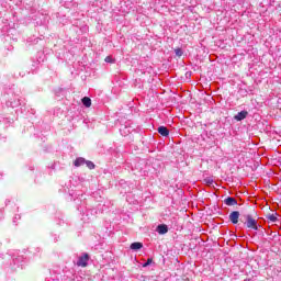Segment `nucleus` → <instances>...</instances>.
Listing matches in <instances>:
<instances>
[{
    "instance_id": "obj_1",
    "label": "nucleus",
    "mask_w": 281,
    "mask_h": 281,
    "mask_svg": "<svg viewBox=\"0 0 281 281\" xmlns=\"http://www.w3.org/2000/svg\"><path fill=\"white\" fill-rule=\"evenodd\" d=\"M257 216L258 214H256V210H254V207H247L245 210L243 217L246 221L245 223L248 229L258 231V222L256 221Z\"/></svg>"
},
{
    "instance_id": "obj_2",
    "label": "nucleus",
    "mask_w": 281,
    "mask_h": 281,
    "mask_svg": "<svg viewBox=\"0 0 281 281\" xmlns=\"http://www.w3.org/2000/svg\"><path fill=\"white\" fill-rule=\"evenodd\" d=\"M89 265V254L85 252L81 257H79V260L77 261V267H88Z\"/></svg>"
},
{
    "instance_id": "obj_3",
    "label": "nucleus",
    "mask_w": 281,
    "mask_h": 281,
    "mask_svg": "<svg viewBox=\"0 0 281 281\" xmlns=\"http://www.w3.org/2000/svg\"><path fill=\"white\" fill-rule=\"evenodd\" d=\"M231 223H233V225H238V220L240 218V212L238 211H233L229 216H228Z\"/></svg>"
},
{
    "instance_id": "obj_4",
    "label": "nucleus",
    "mask_w": 281,
    "mask_h": 281,
    "mask_svg": "<svg viewBox=\"0 0 281 281\" xmlns=\"http://www.w3.org/2000/svg\"><path fill=\"white\" fill-rule=\"evenodd\" d=\"M247 115H249V112L247 111H241L238 114L235 115V120L237 122H243V120H245L247 117Z\"/></svg>"
},
{
    "instance_id": "obj_5",
    "label": "nucleus",
    "mask_w": 281,
    "mask_h": 281,
    "mask_svg": "<svg viewBox=\"0 0 281 281\" xmlns=\"http://www.w3.org/2000/svg\"><path fill=\"white\" fill-rule=\"evenodd\" d=\"M158 133L159 135H161L162 137H168L170 135V131L168 130V127L166 126H160L158 127Z\"/></svg>"
},
{
    "instance_id": "obj_6",
    "label": "nucleus",
    "mask_w": 281,
    "mask_h": 281,
    "mask_svg": "<svg viewBox=\"0 0 281 281\" xmlns=\"http://www.w3.org/2000/svg\"><path fill=\"white\" fill-rule=\"evenodd\" d=\"M225 205L232 206V205H238V201H236L235 198L228 196L224 200Z\"/></svg>"
},
{
    "instance_id": "obj_7",
    "label": "nucleus",
    "mask_w": 281,
    "mask_h": 281,
    "mask_svg": "<svg viewBox=\"0 0 281 281\" xmlns=\"http://www.w3.org/2000/svg\"><path fill=\"white\" fill-rule=\"evenodd\" d=\"M157 232H158V234H161V235L168 234V225H166V224L158 225Z\"/></svg>"
},
{
    "instance_id": "obj_8",
    "label": "nucleus",
    "mask_w": 281,
    "mask_h": 281,
    "mask_svg": "<svg viewBox=\"0 0 281 281\" xmlns=\"http://www.w3.org/2000/svg\"><path fill=\"white\" fill-rule=\"evenodd\" d=\"M144 247V244L139 243V241H135L132 243L130 246V249H132L133 251H137L138 249H142Z\"/></svg>"
},
{
    "instance_id": "obj_9",
    "label": "nucleus",
    "mask_w": 281,
    "mask_h": 281,
    "mask_svg": "<svg viewBox=\"0 0 281 281\" xmlns=\"http://www.w3.org/2000/svg\"><path fill=\"white\" fill-rule=\"evenodd\" d=\"M81 102H82L83 106H86L87 109H89L91 106V99L89 97L82 98Z\"/></svg>"
},
{
    "instance_id": "obj_10",
    "label": "nucleus",
    "mask_w": 281,
    "mask_h": 281,
    "mask_svg": "<svg viewBox=\"0 0 281 281\" xmlns=\"http://www.w3.org/2000/svg\"><path fill=\"white\" fill-rule=\"evenodd\" d=\"M86 161L87 160H85V158H77L74 164L77 168H80V166H83V164H86Z\"/></svg>"
},
{
    "instance_id": "obj_11",
    "label": "nucleus",
    "mask_w": 281,
    "mask_h": 281,
    "mask_svg": "<svg viewBox=\"0 0 281 281\" xmlns=\"http://www.w3.org/2000/svg\"><path fill=\"white\" fill-rule=\"evenodd\" d=\"M267 218L268 221H271V223L278 222V216L276 214H269Z\"/></svg>"
},
{
    "instance_id": "obj_12",
    "label": "nucleus",
    "mask_w": 281,
    "mask_h": 281,
    "mask_svg": "<svg viewBox=\"0 0 281 281\" xmlns=\"http://www.w3.org/2000/svg\"><path fill=\"white\" fill-rule=\"evenodd\" d=\"M86 166L87 168H89V170H93V168H95V165L91 160H87Z\"/></svg>"
},
{
    "instance_id": "obj_13",
    "label": "nucleus",
    "mask_w": 281,
    "mask_h": 281,
    "mask_svg": "<svg viewBox=\"0 0 281 281\" xmlns=\"http://www.w3.org/2000/svg\"><path fill=\"white\" fill-rule=\"evenodd\" d=\"M204 183H205L206 186H213V184H214V179H212V178H205V179H204Z\"/></svg>"
},
{
    "instance_id": "obj_14",
    "label": "nucleus",
    "mask_w": 281,
    "mask_h": 281,
    "mask_svg": "<svg viewBox=\"0 0 281 281\" xmlns=\"http://www.w3.org/2000/svg\"><path fill=\"white\" fill-rule=\"evenodd\" d=\"M175 53H176V56H178V58H181V56H183V50L181 48H176Z\"/></svg>"
},
{
    "instance_id": "obj_15",
    "label": "nucleus",
    "mask_w": 281,
    "mask_h": 281,
    "mask_svg": "<svg viewBox=\"0 0 281 281\" xmlns=\"http://www.w3.org/2000/svg\"><path fill=\"white\" fill-rule=\"evenodd\" d=\"M149 265H153V258H148L147 261L143 265V267L146 268Z\"/></svg>"
},
{
    "instance_id": "obj_16",
    "label": "nucleus",
    "mask_w": 281,
    "mask_h": 281,
    "mask_svg": "<svg viewBox=\"0 0 281 281\" xmlns=\"http://www.w3.org/2000/svg\"><path fill=\"white\" fill-rule=\"evenodd\" d=\"M104 61L105 63H115V59H113V57H111V56H106Z\"/></svg>"
}]
</instances>
